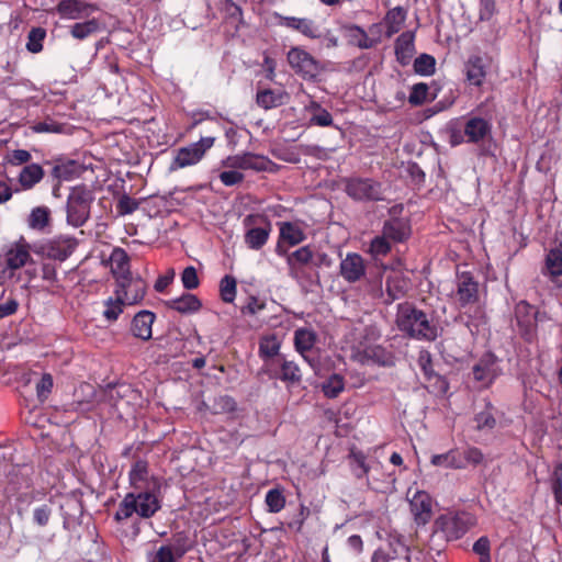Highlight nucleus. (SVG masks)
Returning a JSON list of instances; mask_svg holds the SVG:
<instances>
[{"label": "nucleus", "mask_w": 562, "mask_h": 562, "mask_svg": "<svg viewBox=\"0 0 562 562\" xmlns=\"http://www.w3.org/2000/svg\"><path fill=\"white\" fill-rule=\"evenodd\" d=\"M132 492L125 494L114 514V520L122 522L134 514L144 519L154 517L161 509L160 479L149 474L146 460L138 459L128 472Z\"/></svg>", "instance_id": "obj_1"}, {"label": "nucleus", "mask_w": 562, "mask_h": 562, "mask_svg": "<svg viewBox=\"0 0 562 562\" xmlns=\"http://www.w3.org/2000/svg\"><path fill=\"white\" fill-rule=\"evenodd\" d=\"M395 324L397 329L409 339L435 341L439 336L435 322L412 302L397 304Z\"/></svg>", "instance_id": "obj_2"}, {"label": "nucleus", "mask_w": 562, "mask_h": 562, "mask_svg": "<svg viewBox=\"0 0 562 562\" xmlns=\"http://www.w3.org/2000/svg\"><path fill=\"white\" fill-rule=\"evenodd\" d=\"M475 524V516L468 512L447 513L436 519L435 530L452 541L462 538Z\"/></svg>", "instance_id": "obj_3"}, {"label": "nucleus", "mask_w": 562, "mask_h": 562, "mask_svg": "<svg viewBox=\"0 0 562 562\" xmlns=\"http://www.w3.org/2000/svg\"><path fill=\"white\" fill-rule=\"evenodd\" d=\"M93 201L92 191L86 186L75 187L67 200V220L76 226H82L90 212V204Z\"/></svg>", "instance_id": "obj_4"}, {"label": "nucleus", "mask_w": 562, "mask_h": 562, "mask_svg": "<svg viewBox=\"0 0 562 562\" xmlns=\"http://www.w3.org/2000/svg\"><path fill=\"white\" fill-rule=\"evenodd\" d=\"M244 225L248 227L245 233V243L248 248L261 249L269 239L271 223L263 215L249 214L244 218Z\"/></svg>", "instance_id": "obj_5"}, {"label": "nucleus", "mask_w": 562, "mask_h": 562, "mask_svg": "<svg viewBox=\"0 0 562 562\" xmlns=\"http://www.w3.org/2000/svg\"><path fill=\"white\" fill-rule=\"evenodd\" d=\"M261 372L269 379L280 380L286 385H296L302 381L301 369L294 361L288 360L284 356L278 357L277 361L267 362L262 366Z\"/></svg>", "instance_id": "obj_6"}, {"label": "nucleus", "mask_w": 562, "mask_h": 562, "mask_svg": "<svg viewBox=\"0 0 562 562\" xmlns=\"http://www.w3.org/2000/svg\"><path fill=\"white\" fill-rule=\"evenodd\" d=\"M345 191L351 199L356 201L383 200L381 183L369 178L352 177L346 179Z\"/></svg>", "instance_id": "obj_7"}, {"label": "nucleus", "mask_w": 562, "mask_h": 562, "mask_svg": "<svg viewBox=\"0 0 562 562\" xmlns=\"http://www.w3.org/2000/svg\"><path fill=\"white\" fill-rule=\"evenodd\" d=\"M317 339V334L312 328L300 327L294 331V348L313 370L319 367V352L315 348Z\"/></svg>", "instance_id": "obj_8"}, {"label": "nucleus", "mask_w": 562, "mask_h": 562, "mask_svg": "<svg viewBox=\"0 0 562 562\" xmlns=\"http://www.w3.org/2000/svg\"><path fill=\"white\" fill-rule=\"evenodd\" d=\"M222 167L228 169L251 170L256 172L271 171L273 162L262 155L254 153H241L227 156L221 162Z\"/></svg>", "instance_id": "obj_9"}, {"label": "nucleus", "mask_w": 562, "mask_h": 562, "mask_svg": "<svg viewBox=\"0 0 562 562\" xmlns=\"http://www.w3.org/2000/svg\"><path fill=\"white\" fill-rule=\"evenodd\" d=\"M214 143H189L186 146L172 150L171 171L194 166L202 160L206 151Z\"/></svg>", "instance_id": "obj_10"}, {"label": "nucleus", "mask_w": 562, "mask_h": 562, "mask_svg": "<svg viewBox=\"0 0 562 562\" xmlns=\"http://www.w3.org/2000/svg\"><path fill=\"white\" fill-rule=\"evenodd\" d=\"M288 61L294 71L305 80H314L319 74V63L306 50L292 47L288 53Z\"/></svg>", "instance_id": "obj_11"}, {"label": "nucleus", "mask_w": 562, "mask_h": 562, "mask_svg": "<svg viewBox=\"0 0 562 562\" xmlns=\"http://www.w3.org/2000/svg\"><path fill=\"white\" fill-rule=\"evenodd\" d=\"M515 317L518 331L527 342H532L537 337V311L526 301H520L515 306Z\"/></svg>", "instance_id": "obj_12"}, {"label": "nucleus", "mask_w": 562, "mask_h": 562, "mask_svg": "<svg viewBox=\"0 0 562 562\" xmlns=\"http://www.w3.org/2000/svg\"><path fill=\"white\" fill-rule=\"evenodd\" d=\"M479 282L470 271L457 273L454 300L459 308H465L479 302Z\"/></svg>", "instance_id": "obj_13"}, {"label": "nucleus", "mask_w": 562, "mask_h": 562, "mask_svg": "<svg viewBox=\"0 0 562 562\" xmlns=\"http://www.w3.org/2000/svg\"><path fill=\"white\" fill-rule=\"evenodd\" d=\"M77 245L75 237L60 235L42 244L40 252L48 259L63 262L72 255Z\"/></svg>", "instance_id": "obj_14"}, {"label": "nucleus", "mask_w": 562, "mask_h": 562, "mask_svg": "<svg viewBox=\"0 0 562 562\" xmlns=\"http://www.w3.org/2000/svg\"><path fill=\"white\" fill-rule=\"evenodd\" d=\"M472 373L483 387H490L501 374L497 357L491 351L485 352L473 366Z\"/></svg>", "instance_id": "obj_15"}, {"label": "nucleus", "mask_w": 562, "mask_h": 562, "mask_svg": "<svg viewBox=\"0 0 562 562\" xmlns=\"http://www.w3.org/2000/svg\"><path fill=\"white\" fill-rule=\"evenodd\" d=\"M147 284L145 280L133 276L123 278V281L116 283L114 294H119L127 305L139 303L146 294Z\"/></svg>", "instance_id": "obj_16"}, {"label": "nucleus", "mask_w": 562, "mask_h": 562, "mask_svg": "<svg viewBox=\"0 0 562 562\" xmlns=\"http://www.w3.org/2000/svg\"><path fill=\"white\" fill-rule=\"evenodd\" d=\"M273 16L278 20L279 25L296 31L308 38L314 40L322 36L318 26L311 19L284 16L277 12Z\"/></svg>", "instance_id": "obj_17"}, {"label": "nucleus", "mask_w": 562, "mask_h": 562, "mask_svg": "<svg viewBox=\"0 0 562 562\" xmlns=\"http://www.w3.org/2000/svg\"><path fill=\"white\" fill-rule=\"evenodd\" d=\"M305 238L306 236L300 226L291 222H284L280 226V235L276 252L281 257H284L288 252V249L284 248L285 244L289 247H294L304 241Z\"/></svg>", "instance_id": "obj_18"}, {"label": "nucleus", "mask_w": 562, "mask_h": 562, "mask_svg": "<svg viewBox=\"0 0 562 562\" xmlns=\"http://www.w3.org/2000/svg\"><path fill=\"white\" fill-rule=\"evenodd\" d=\"M452 460L454 470H463L469 467L475 468L481 465L485 457L480 448L468 445L463 448H454Z\"/></svg>", "instance_id": "obj_19"}, {"label": "nucleus", "mask_w": 562, "mask_h": 562, "mask_svg": "<svg viewBox=\"0 0 562 562\" xmlns=\"http://www.w3.org/2000/svg\"><path fill=\"white\" fill-rule=\"evenodd\" d=\"M411 512L417 525H426L432 515V499L425 491H417L409 501Z\"/></svg>", "instance_id": "obj_20"}, {"label": "nucleus", "mask_w": 562, "mask_h": 562, "mask_svg": "<svg viewBox=\"0 0 562 562\" xmlns=\"http://www.w3.org/2000/svg\"><path fill=\"white\" fill-rule=\"evenodd\" d=\"M541 273L547 277L558 289L562 290V249L552 248L544 258Z\"/></svg>", "instance_id": "obj_21"}, {"label": "nucleus", "mask_w": 562, "mask_h": 562, "mask_svg": "<svg viewBox=\"0 0 562 562\" xmlns=\"http://www.w3.org/2000/svg\"><path fill=\"white\" fill-rule=\"evenodd\" d=\"M95 395L94 387L89 383H81L75 391V400L64 405V412L87 413L93 407V398Z\"/></svg>", "instance_id": "obj_22"}, {"label": "nucleus", "mask_w": 562, "mask_h": 562, "mask_svg": "<svg viewBox=\"0 0 562 562\" xmlns=\"http://www.w3.org/2000/svg\"><path fill=\"white\" fill-rule=\"evenodd\" d=\"M339 268L340 276L350 283L359 281L366 274L363 258L357 252L347 254Z\"/></svg>", "instance_id": "obj_23"}, {"label": "nucleus", "mask_w": 562, "mask_h": 562, "mask_svg": "<svg viewBox=\"0 0 562 562\" xmlns=\"http://www.w3.org/2000/svg\"><path fill=\"white\" fill-rule=\"evenodd\" d=\"M382 234L391 241L404 243L412 234L411 224L405 218L392 217L384 222Z\"/></svg>", "instance_id": "obj_24"}, {"label": "nucleus", "mask_w": 562, "mask_h": 562, "mask_svg": "<svg viewBox=\"0 0 562 562\" xmlns=\"http://www.w3.org/2000/svg\"><path fill=\"white\" fill-rule=\"evenodd\" d=\"M395 57L401 66H407L411 64L415 48V32L406 31L403 32L395 41Z\"/></svg>", "instance_id": "obj_25"}, {"label": "nucleus", "mask_w": 562, "mask_h": 562, "mask_svg": "<svg viewBox=\"0 0 562 562\" xmlns=\"http://www.w3.org/2000/svg\"><path fill=\"white\" fill-rule=\"evenodd\" d=\"M156 315L147 310L138 312L132 319L131 331L136 337L147 341L153 336V324Z\"/></svg>", "instance_id": "obj_26"}, {"label": "nucleus", "mask_w": 562, "mask_h": 562, "mask_svg": "<svg viewBox=\"0 0 562 562\" xmlns=\"http://www.w3.org/2000/svg\"><path fill=\"white\" fill-rule=\"evenodd\" d=\"M409 290V280L402 274L389 276L385 280V304H391L394 301L401 300L406 296Z\"/></svg>", "instance_id": "obj_27"}, {"label": "nucleus", "mask_w": 562, "mask_h": 562, "mask_svg": "<svg viewBox=\"0 0 562 562\" xmlns=\"http://www.w3.org/2000/svg\"><path fill=\"white\" fill-rule=\"evenodd\" d=\"M166 306L180 314H192L202 308V302L195 294L187 292L179 297L167 301Z\"/></svg>", "instance_id": "obj_28"}, {"label": "nucleus", "mask_w": 562, "mask_h": 562, "mask_svg": "<svg viewBox=\"0 0 562 562\" xmlns=\"http://www.w3.org/2000/svg\"><path fill=\"white\" fill-rule=\"evenodd\" d=\"M465 76L470 85L481 87L486 77V66L483 57L472 55L465 61Z\"/></svg>", "instance_id": "obj_29"}, {"label": "nucleus", "mask_w": 562, "mask_h": 562, "mask_svg": "<svg viewBox=\"0 0 562 562\" xmlns=\"http://www.w3.org/2000/svg\"><path fill=\"white\" fill-rule=\"evenodd\" d=\"M289 94L281 89H263L259 90L256 95L257 104L265 109H273L286 103Z\"/></svg>", "instance_id": "obj_30"}, {"label": "nucleus", "mask_w": 562, "mask_h": 562, "mask_svg": "<svg viewBox=\"0 0 562 562\" xmlns=\"http://www.w3.org/2000/svg\"><path fill=\"white\" fill-rule=\"evenodd\" d=\"M111 272L114 276L116 283L123 281V278L132 276L130 271V258L126 251L122 248H115L110 257Z\"/></svg>", "instance_id": "obj_31"}, {"label": "nucleus", "mask_w": 562, "mask_h": 562, "mask_svg": "<svg viewBox=\"0 0 562 562\" xmlns=\"http://www.w3.org/2000/svg\"><path fill=\"white\" fill-rule=\"evenodd\" d=\"M31 260V254L26 245L15 244L5 252V268L12 273L13 270L20 269Z\"/></svg>", "instance_id": "obj_32"}, {"label": "nucleus", "mask_w": 562, "mask_h": 562, "mask_svg": "<svg viewBox=\"0 0 562 562\" xmlns=\"http://www.w3.org/2000/svg\"><path fill=\"white\" fill-rule=\"evenodd\" d=\"M180 560L194 548V540L188 531L181 530L172 533L168 543H165Z\"/></svg>", "instance_id": "obj_33"}, {"label": "nucleus", "mask_w": 562, "mask_h": 562, "mask_svg": "<svg viewBox=\"0 0 562 562\" xmlns=\"http://www.w3.org/2000/svg\"><path fill=\"white\" fill-rule=\"evenodd\" d=\"M94 7L87 4L80 0H63L57 5L58 13L68 19H80L88 13V10H93Z\"/></svg>", "instance_id": "obj_34"}, {"label": "nucleus", "mask_w": 562, "mask_h": 562, "mask_svg": "<svg viewBox=\"0 0 562 562\" xmlns=\"http://www.w3.org/2000/svg\"><path fill=\"white\" fill-rule=\"evenodd\" d=\"M281 344L276 335L265 336L259 341V357L263 360V366L267 362L277 361Z\"/></svg>", "instance_id": "obj_35"}, {"label": "nucleus", "mask_w": 562, "mask_h": 562, "mask_svg": "<svg viewBox=\"0 0 562 562\" xmlns=\"http://www.w3.org/2000/svg\"><path fill=\"white\" fill-rule=\"evenodd\" d=\"M217 9L222 13L223 19L227 23L233 24L236 30L243 24V9L233 0H220Z\"/></svg>", "instance_id": "obj_36"}, {"label": "nucleus", "mask_w": 562, "mask_h": 562, "mask_svg": "<svg viewBox=\"0 0 562 562\" xmlns=\"http://www.w3.org/2000/svg\"><path fill=\"white\" fill-rule=\"evenodd\" d=\"M490 132V122L482 117H471L464 126V133L469 137V140H483Z\"/></svg>", "instance_id": "obj_37"}, {"label": "nucleus", "mask_w": 562, "mask_h": 562, "mask_svg": "<svg viewBox=\"0 0 562 562\" xmlns=\"http://www.w3.org/2000/svg\"><path fill=\"white\" fill-rule=\"evenodd\" d=\"M406 10L401 5L395 7L386 12L384 18V23L386 25V37H392L394 34L400 32L406 20Z\"/></svg>", "instance_id": "obj_38"}, {"label": "nucleus", "mask_w": 562, "mask_h": 562, "mask_svg": "<svg viewBox=\"0 0 562 562\" xmlns=\"http://www.w3.org/2000/svg\"><path fill=\"white\" fill-rule=\"evenodd\" d=\"M44 177L43 168L37 164H31L23 167L19 175V183L24 190L32 189Z\"/></svg>", "instance_id": "obj_39"}, {"label": "nucleus", "mask_w": 562, "mask_h": 562, "mask_svg": "<svg viewBox=\"0 0 562 562\" xmlns=\"http://www.w3.org/2000/svg\"><path fill=\"white\" fill-rule=\"evenodd\" d=\"M50 210L47 206H36L34 207L27 218L29 227L44 232L50 225Z\"/></svg>", "instance_id": "obj_40"}, {"label": "nucleus", "mask_w": 562, "mask_h": 562, "mask_svg": "<svg viewBox=\"0 0 562 562\" xmlns=\"http://www.w3.org/2000/svg\"><path fill=\"white\" fill-rule=\"evenodd\" d=\"M131 143H111L108 147V158L117 164H131L134 160Z\"/></svg>", "instance_id": "obj_41"}, {"label": "nucleus", "mask_w": 562, "mask_h": 562, "mask_svg": "<svg viewBox=\"0 0 562 562\" xmlns=\"http://www.w3.org/2000/svg\"><path fill=\"white\" fill-rule=\"evenodd\" d=\"M101 31V23L97 19H91L85 22L75 23L70 27V34L72 37L79 41H83L89 36L97 34Z\"/></svg>", "instance_id": "obj_42"}, {"label": "nucleus", "mask_w": 562, "mask_h": 562, "mask_svg": "<svg viewBox=\"0 0 562 562\" xmlns=\"http://www.w3.org/2000/svg\"><path fill=\"white\" fill-rule=\"evenodd\" d=\"M345 30L348 32L350 42L359 48L369 49L376 44V41L370 38L367 32L359 25L349 24L345 26Z\"/></svg>", "instance_id": "obj_43"}, {"label": "nucleus", "mask_w": 562, "mask_h": 562, "mask_svg": "<svg viewBox=\"0 0 562 562\" xmlns=\"http://www.w3.org/2000/svg\"><path fill=\"white\" fill-rule=\"evenodd\" d=\"M103 305H104V310L102 313L103 317L109 323H114L119 319L120 315L123 313L124 306L126 305V303L119 294H114V296L108 297L103 302Z\"/></svg>", "instance_id": "obj_44"}, {"label": "nucleus", "mask_w": 562, "mask_h": 562, "mask_svg": "<svg viewBox=\"0 0 562 562\" xmlns=\"http://www.w3.org/2000/svg\"><path fill=\"white\" fill-rule=\"evenodd\" d=\"M495 407L490 402H485V407L483 411L477 412L474 415L475 428L476 430H492L496 426V418L494 416Z\"/></svg>", "instance_id": "obj_45"}, {"label": "nucleus", "mask_w": 562, "mask_h": 562, "mask_svg": "<svg viewBox=\"0 0 562 562\" xmlns=\"http://www.w3.org/2000/svg\"><path fill=\"white\" fill-rule=\"evenodd\" d=\"M345 390V378L333 373L322 384V391L327 398H336Z\"/></svg>", "instance_id": "obj_46"}, {"label": "nucleus", "mask_w": 562, "mask_h": 562, "mask_svg": "<svg viewBox=\"0 0 562 562\" xmlns=\"http://www.w3.org/2000/svg\"><path fill=\"white\" fill-rule=\"evenodd\" d=\"M286 262L293 268L295 265L306 266L313 261L314 252L311 246H303L295 251L288 254L286 252Z\"/></svg>", "instance_id": "obj_47"}, {"label": "nucleus", "mask_w": 562, "mask_h": 562, "mask_svg": "<svg viewBox=\"0 0 562 562\" xmlns=\"http://www.w3.org/2000/svg\"><path fill=\"white\" fill-rule=\"evenodd\" d=\"M414 71L419 76H431L436 71V59L429 54H422L414 60Z\"/></svg>", "instance_id": "obj_48"}, {"label": "nucleus", "mask_w": 562, "mask_h": 562, "mask_svg": "<svg viewBox=\"0 0 562 562\" xmlns=\"http://www.w3.org/2000/svg\"><path fill=\"white\" fill-rule=\"evenodd\" d=\"M54 387V379L50 373H43L41 379L36 382L35 391L36 397L41 404L45 403Z\"/></svg>", "instance_id": "obj_49"}, {"label": "nucleus", "mask_w": 562, "mask_h": 562, "mask_svg": "<svg viewBox=\"0 0 562 562\" xmlns=\"http://www.w3.org/2000/svg\"><path fill=\"white\" fill-rule=\"evenodd\" d=\"M237 282L233 276L226 274L220 283V295L223 302L233 303L236 297Z\"/></svg>", "instance_id": "obj_50"}, {"label": "nucleus", "mask_w": 562, "mask_h": 562, "mask_svg": "<svg viewBox=\"0 0 562 562\" xmlns=\"http://www.w3.org/2000/svg\"><path fill=\"white\" fill-rule=\"evenodd\" d=\"M79 165L70 160L67 164H58L53 168V176L59 180H70L79 172Z\"/></svg>", "instance_id": "obj_51"}, {"label": "nucleus", "mask_w": 562, "mask_h": 562, "mask_svg": "<svg viewBox=\"0 0 562 562\" xmlns=\"http://www.w3.org/2000/svg\"><path fill=\"white\" fill-rule=\"evenodd\" d=\"M45 37L46 31L43 27H33L27 35V50L33 54L42 52Z\"/></svg>", "instance_id": "obj_52"}, {"label": "nucleus", "mask_w": 562, "mask_h": 562, "mask_svg": "<svg viewBox=\"0 0 562 562\" xmlns=\"http://www.w3.org/2000/svg\"><path fill=\"white\" fill-rule=\"evenodd\" d=\"M391 251L390 240L382 234L380 236H375L369 247V252L374 259H379L381 257H385Z\"/></svg>", "instance_id": "obj_53"}, {"label": "nucleus", "mask_w": 562, "mask_h": 562, "mask_svg": "<svg viewBox=\"0 0 562 562\" xmlns=\"http://www.w3.org/2000/svg\"><path fill=\"white\" fill-rule=\"evenodd\" d=\"M429 88L425 82L415 83L408 95V102L413 106H420L428 101Z\"/></svg>", "instance_id": "obj_54"}, {"label": "nucleus", "mask_w": 562, "mask_h": 562, "mask_svg": "<svg viewBox=\"0 0 562 562\" xmlns=\"http://www.w3.org/2000/svg\"><path fill=\"white\" fill-rule=\"evenodd\" d=\"M266 504L270 513H279L285 506V497L278 488H272L266 494Z\"/></svg>", "instance_id": "obj_55"}, {"label": "nucleus", "mask_w": 562, "mask_h": 562, "mask_svg": "<svg viewBox=\"0 0 562 562\" xmlns=\"http://www.w3.org/2000/svg\"><path fill=\"white\" fill-rule=\"evenodd\" d=\"M364 356L381 366L391 364V356L381 346H374L364 350Z\"/></svg>", "instance_id": "obj_56"}, {"label": "nucleus", "mask_w": 562, "mask_h": 562, "mask_svg": "<svg viewBox=\"0 0 562 562\" xmlns=\"http://www.w3.org/2000/svg\"><path fill=\"white\" fill-rule=\"evenodd\" d=\"M181 282L186 290L191 291L200 285V279L198 277L196 269L193 266H189L183 269L181 273Z\"/></svg>", "instance_id": "obj_57"}, {"label": "nucleus", "mask_w": 562, "mask_h": 562, "mask_svg": "<svg viewBox=\"0 0 562 562\" xmlns=\"http://www.w3.org/2000/svg\"><path fill=\"white\" fill-rule=\"evenodd\" d=\"M139 206V203L136 199L131 198L127 194H123L116 204V211L120 215H128L135 212Z\"/></svg>", "instance_id": "obj_58"}, {"label": "nucleus", "mask_w": 562, "mask_h": 562, "mask_svg": "<svg viewBox=\"0 0 562 562\" xmlns=\"http://www.w3.org/2000/svg\"><path fill=\"white\" fill-rule=\"evenodd\" d=\"M312 108L315 109V112L313 113L311 117V122L318 126H329L333 123L331 114L325 110L322 109L319 104L313 102Z\"/></svg>", "instance_id": "obj_59"}, {"label": "nucleus", "mask_w": 562, "mask_h": 562, "mask_svg": "<svg viewBox=\"0 0 562 562\" xmlns=\"http://www.w3.org/2000/svg\"><path fill=\"white\" fill-rule=\"evenodd\" d=\"M418 366L420 367L424 376L427 381H430L432 378H437V374L432 369V360L431 355L428 351H422L418 357Z\"/></svg>", "instance_id": "obj_60"}, {"label": "nucleus", "mask_w": 562, "mask_h": 562, "mask_svg": "<svg viewBox=\"0 0 562 562\" xmlns=\"http://www.w3.org/2000/svg\"><path fill=\"white\" fill-rule=\"evenodd\" d=\"M52 516V508L47 504H43L33 510V521L40 527L48 525Z\"/></svg>", "instance_id": "obj_61"}, {"label": "nucleus", "mask_w": 562, "mask_h": 562, "mask_svg": "<svg viewBox=\"0 0 562 562\" xmlns=\"http://www.w3.org/2000/svg\"><path fill=\"white\" fill-rule=\"evenodd\" d=\"M221 182L226 187H233L239 184L244 181V175L239 171V169H231L226 171H222L218 175Z\"/></svg>", "instance_id": "obj_62"}, {"label": "nucleus", "mask_w": 562, "mask_h": 562, "mask_svg": "<svg viewBox=\"0 0 562 562\" xmlns=\"http://www.w3.org/2000/svg\"><path fill=\"white\" fill-rule=\"evenodd\" d=\"M32 156L27 150L24 149H15L12 151H9L4 160L7 164H10L12 166H20L23 164H26L31 160Z\"/></svg>", "instance_id": "obj_63"}, {"label": "nucleus", "mask_w": 562, "mask_h": 562, "mask_svg": "<svg viewBox=\"0 0 562 562\" xmlns=\"http://www.w3.org/2000/svg\"><path fill=\"white\" fill-rule=\"evenodd\" d=\"M149 562H180L169 547L160 546Z\"/></svg>", "instance_id": "obj_64"}]
</instances>
